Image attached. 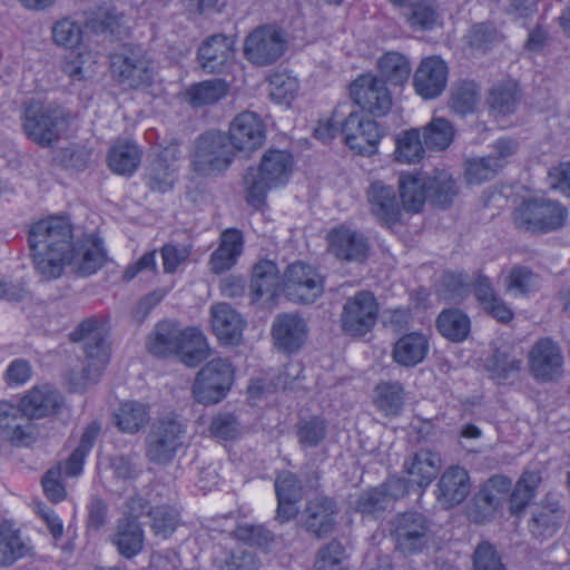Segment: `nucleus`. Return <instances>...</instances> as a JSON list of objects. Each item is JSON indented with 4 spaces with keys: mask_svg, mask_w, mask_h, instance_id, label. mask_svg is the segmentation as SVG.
I'll return each instance as SVG.
<instances>
[{
    "mask_svg": "<svg viewBox=\"0 0 570 570\" xmlns=\"http://www.w3.org/2000/svg\"><path fill=\"white\" fill-rule=\"evenodd\" d=\"M70 222L53 216L35 223L29 230V247L36 272L46 281L61 276L71 248Z\"/></svg>",
    "mask_w": 570,
    "mask_h": 570,
    "instance_id": "f257e3e1",
    "label": "nucleus"
},
{
    "mask_svg": "<svg viewBox=\"0 0 570 570\" xmlns=\"http://www.w3.org/2000/svg\"><path fill=\"white\" fill-rule=\"evenodd\" d=\"M147 350L155 356L178 354L188 366L198 365L209 355L207 340L200 330L181 328L171 321L156 324L147 338Z\"/></svg>",
    "mask_w": 570,
    "mask_h": 570,
    "instance_id": "f03ea898",
    "label": "nucleus"
},
{
    "mask_svg": "<svg viewBox=\"0 0 570 570\" xmlns=\"http://www.w3.org/2000/svg\"><path fill=\"white\" fill-rule=\"evenodd\" d=\"M292 170L293 157L288 151L279 149L265 151L259 166L249 167L243 177L248 205L255 209L262 208L267 193L286 185Z\"/></svg>",
    "mask_w": 570,
    "mask_h": 570,
    "instance_id": "7ed1b4c3",
    "label": "nucleus"
},
{
    "mask_svg": "<svg viewBox=\"0 0 570 570\" xmlns=\"http://www.w3.org/2000/svg\"><path fill=\"white\" fill-rule=\"evenodd\" d=\"M23 134L42 148L58 141L68 126V112L53 104L31 100L23 105L20 116Z\"/></svg>",
    "mask_w": 570,
    "mask_h": 570,
    "instance_id": "20e7f679",
    "label": "nucleus"
},
{
    "mask_svg": "<svg viewBox=\"0 0 570 570\" xmlns=\"http://www.w3.org/2000/svg\"><path fill=\"white\" fill-rule=\"evenodd\" d=\"M235 154L225 132L207 131L195 140L191 168L200 176H218L229 168Z\"/></svg>",
    "mask_w": 570,
    "mask_h": 570,
    "instance_id": "39448f33",
    "label": "nucleus"
},
{
    "mask_svg": "<svg viewBox=\"0 0 570 570\" xmlns=\"http://www.w3.org/2000/svg\"><path fill=\"white\" fill-rule=\"evenodd\" d=\"M390 535L396 551L404 556L421 553L432 539V522L421 512L406 511L390 521Z\"/></svg>",
    "mask_w": 570,
    "mask_h": 570,
    "instance_id": "423d86ee",
    "label": "nucleus"
},
{
    "mask_svg": "<svg viewBox=\"0 0 570 570\" xmlns=\"http://www.w3.org/2000/svg\"><path fill=\"white\" fill-rule=\"evenodd\" d=\"M186 426L175 417H164L153 423L146 438V458L158 465L169 464L185 446Z\"/></svg>",
    "mask_w": 570,
    "mask_h": 570,
    "instance_id": "0eeeda50",
    "label": "nucleus"
},
{
    "mask_svg": "<svg viewBox=\"0 0 570 570\" xmlns=\"http://www.w3.org/2000/svg\"><path fill=\"white\" fill-rule=\"evenodd\" d=\"M568 216L567 208L548 198L523 202L513 214L514 224L524 230L548 233L561 228Z\"/></svg>",
    "mask_w": 570,
    "mask_h": 570,
    "instance_id": "6e6552de",
    "label": "nucleus"
},
{
    "mask_svg": "<svg viewBox=\"0 0 570 570\" xmlns=\"http://www.w3.org/2000/svg\"><path fill=\"white\" fill-rule=\"evenodd\" d=\"M71 338L73 341H82L85 344V384L97 382L109 362V347L106 343L102 324L96 318H87L79 324L71 334Z\"/></svg>",
    "mask_w": 570,
    "mask_h": 570,
    "instance_id": "1a4fd4ad",
    "label": "nucleus"
},
{
    "mask_svg": "<svg viewBox=\"0 0 570 570\" xmlns=\"http://www.w3.org/2000/svg\"><path fill=\"white\" fill-rule=\"evenodd\" d=\"M110 70L120 83L130 88L149 86L155 73L146 50L128 45L111 55Z\"/></svg>",
    "mask_w": 570,
    "mask_h": 570,
    "instance_id": "9d476101",
    "label": "nucleus"
},
{
    "mask_svg": "<svg viewBox=\"0 0 570 570\" xmlns=\"http://www.w3.org/2000/svg\"><path fill=\"white\" fill-rule=\"evenodd\" d=\"M235 370L227 358H213L198 372L193 394L197 402L215 404L220 402L229 391Z\"/></svg>",
    "mask_w": 570,
    "mask_h": 570,
    "instance_id": "9b49d317",
    "label": "nucleus"
},
{
    "mask_svg": "<svg viewBox=\"0 0 570 570\" xmlns=\"http://www.w3.org/2000/svg\"><path fill=\"white\" fill-rule=\"evenodd\" d=\"M379 315V303L368 291H361L348 297L341 313L342 331L350 336L361 337L375 325Z\"/></svg>",
    "mask_w": 570,
    "mask_h": 570,
    "instance_id": "f8f14e48",
    "label": "nucleus"
},
{
    "mask_svg": "<svg viewBox=\"0 0 570 570\" xmlns=\"http://www.w3.org/2000/svg\"><path fill=\"white\" fill-rule=\"evenodd\" d=\"M323 276L308 264L296 262L284 272V292L291 301L313 303L323 294Z\"/></svg>",
    "mask_w": 570,
    "mask_h": 570,
    "instance_id": "ddd939ff",
    "label": "nucleus"
},
{
    "mask_svg": "<svg viewBox=\"0 0 570 570\" xmlns=\"http://www.w3.org/2000/svg\"><path fill=\"white\" fill-rule=\"evenodd\" d=\"M563 365L562 350L551 338L538 340L528 353L529 372L539 382L558 380L563 373Z\"/></svg>",
    "mask_w": 570,
    "mask_h": 570,
    "instance_id": "4468645a",
    "label": "nucleus"
},
{
    "mask_svg": "<svg viewBox=\"0 0 570 570\" xmlns=\"http://www.w3.org/2000/svg\"><path fill=\"white\" fill-rule=\"evenodd\" d=\"M341 131L347 147L364 156L373 155L382 138L379 124L360 112H350L342 124Z\"/></svg>",
    "mask_w": 570,
    "mask_h": 570,
    "instance_id": "2eb2a0df",
    "label": "nucleus"
},
{
    "mask_svg": "<svg viewBox=\"0 0 570 570\" xmlns=\"http://www.w3.org/2000/svg\"><path fill=\"white\" fill-rule=\"evenodd\" d=\"M285 50V39L279 30L265 26L250 32L244 43L246 58L257 66L275 62Z\"/></svg>",
    "mask_w": 570,
    "mask_h": 570,
    "instance_id": "dca6fc26",
    "label": "nucleus"
},
{
    "mask_svg": "<svg viewBox=\"0 0 570 570\" xmlns=\"http://www.w3.org/2000/svg\"><path fill=\"white\" fill-rule=\"evenodd\" d=\"M351 97L357 106L374 116H384L392 107L385 81L372 75H362L352 82Z\"/></svg>",
    "mask_w": 570,
    "mask_h": 570,
    "instance_id": "f3484780",
    "label": "nucleus"
},
{
    "mask_svg": "<svg viewBox=\"0 0 570 570\" xmlns=\"http://www.w3.org/2000/svg\"><path fill=\"white\" fill-rule=\"evenodd\" d=\"M227 137L235 153L249 155L261 148L265 141L264 122L255 112H242L230 122Z\"/></svg>",
    "mask_w": 570,
    "mask_h": 570,
    "instance_id": "a211bd4d",
    "label": "nucleus"
},
{
    "mask_svg": "<svg viewBox=\"0 0 570 570\" xmlns=\"http://www.w3.org/2000/svg\"><path fill=\"white\" fill-rule=\"evenodd\" d=\"M471 491L469 472L460 465H450L441 474L435 489V499L444 509L461 504Z\"/></svg>",
    "mask_w": 570,
    "mask_h": 570,
    "instance_id": "6ab92c4d",
    "label": "nucleus"
},
{
    "mask_svg": "<svg viewBox=\"0 0 570 570\" xmlns=\"http://www.w3.org/2000/svg\"><path fill=\"white\" fill-rule=\"evenodd\" d=\"M448 81V67L439 57H428L419 65L413 86L416 94L423 99H434L445 89Z\"/></svg>",
    "mask_w": 570,
    "mask_h": 570,
    "instance_id": "aec40b11",
    "label": "nucleus"
},
{
    "mask_svg": "<svg viewBox=\"0 0 570 570\" xmlns=\"http://www.w3.org/2000/svg\"><path fill=\"white\" fill-rule=\"evenodd\" d=\"M328 252L346 262H363L367 257V239L346 226L332 229L327 235Z\"/></svg>",
    "mask_w": 570,
    "mask_h": 570,
    "instance_id": "412c9836",
    "label": "nucleus"
},
{
    "mask_svg": "<svg viewBox=\"0 0 570 570\" xmlns=\"http://www.w3.org/2000/svg\"><path fill=\"white\" fill-rule=\"evenodd\" d=\"M106 262L102 240L94 235H86L70 248L67 264L72 265L83 276L96 273Z\"/></svg>",
    "mask_w": 570,
    "mask_h": 570,
    "instance_id": "4be33fe9",
    "label": "nucleus"
},
{
    "mask_svg": "<svg viewBox=\"0 0 570 570\" xmlns=\"http://www.w3.org/2000/svg\"><path fill=\"white\" fill-rule=\"evenodd\" d=\"M180 150L177 146L164 148L150 163L146 173L147 185L156 191L165 193L174 185L178 169Z\"/></svg>",
    "mask_w": 570,
    "mask_h": 570,
    "instance_id": "5701e85b",
    "label": "nucleus"
},
{
    "mask_svg": "<svg viewBox=\"0 0 570 570\" xmlns=\"http://www.w3.org/2000/svg\"><path fill=\"white\" fill-rule=\"evenodd\" d=\"M306 333L305 321L293 313L279 314L272 326L275 345L287 353H293L302 347Z\"/></svg>",
    "mask_w": 570,
    "mask_h": 570,
    "instance_id": "b1692460",
    "label": "nucleus"
},
{
    "mask_svg": "<svg viewBox=\"0 0 570 570\" xmlns=\"http://www.w3.org/2000/svg\"><path fill=\"white\" fill-rule=\"evenodd\" d=\"M210 323L222 343L235 345L240 341L245 323L230 305L226 303L213 305L210 308Z\"/></svg>",
    "mask_w": 570,
    "mask_h": 570,
    "instance_id": "393cba45",
    "label": "nucleus"
},
{
    "mask_svg": "<svg viewBox=\"0 0 570 570\" xmlns=\"http://www.w3.org/2000/svg\"><path fill=\"white\" fill-rule=\"evenodd\" d=\"M60 404L61 395L48 384L35 386L20 401L23 415L30 420L55 414Z\"/></svg>",
    "mask_w": 570,
    "mask_h": 570,
    "instance_id": "a878e982",
    "label": "nucleus"
},
{
    "mask_svg": "<svg viewBox=\"0 0 570 570\" xmlns=\"http://www.w3.org/2000/svg\"><path fill=\"white\" fill-rule=\"evenodd\" d=\"M243 247L244 238L238 229L224 230L218 247L210 255L209 269L217 275L230 269L242 255Z\"/></svg>",
    "mask_w": 570,
    "mask_h": 570,
    "instance_id": "bb28decb",
    "label": "nucleus"
},
{
    "mask_svg": "<svg viewBox=\"0 0 570 570\" xmlns=\"http://www.w3.org/2000/svg\"><path fill=\"white\" fill-rule=\"evenodd\" d=\"M109 540L121 557L131 559L142 551L145 534L137 520L124 518L118 520Z\"/></svg>",
    "mask_w": 570,
    "mask_h": 570,
    "instance_id": "cd10ccee",
    "label": "nucleus"
},
{
    "mask_svg": "<svg viewBox=\"0 0 570 570\" xmlns=\"http://www.w3.org/2000/svg\"><path fill=\"white\" fill-rule=\"evenodd\" d=\"M442 466V460L439 453L430 450H421L414 453L403 464L404 471L409 475V482L425 489L436 478Z\"/></svg>",
    "mask_w": 570,
    "mask_h": 570,
    "instance_id": "c85d7f7f",
    "label": "nucleus"
},
{
    "mask_svg": "<svg viewBox=\"0 0 570 570\" xmlns=\"http://www.w3.org/2000/svg\"><path fill=\"white\" fill-rule=\"evenodd\" d=\"M336 505L333 500L317 497L307 502L304 525L317 538L331 533L335 525Z\"/></svg>",
    "mask_w": 570,
    "mask_h": 570,
    "instance_id": "c756f323",
    "label": "nucleus"
},
{
    "mask_svg": "<svg viewBox=\"0 0 570 570\" xmlns=\"http://www.w3.org/2000/svg\"><path fill=\"white\" fill-rule=\"evenodd\" d=\"M371 213L382 223L394 224L401 215L400 205L391 186L374 181L367 190Z\"/></svg>",
    "mask_w": 570,
    "mask_h": 570,
    "instance_id": "7c9ffc66",
    "label": "nucleus"
},
{
    "mask_svg": "<svg viewBox=\"0 0 570 570\" xmlns=\"http://www.w3.org/2000/svg\"><path fill=\"white\" fill-rule=\"evenodd\" d=\"M198 58L205 71L219 72L234 58L233 41L223 35L212 36L199 47Z\"/></svg>",
    "mask_w": 570,
    "mask_h": 570,
    "instance_id": "2f4dec72",
    "label": "nucleus"
},
{
    "mask_svg": "<svg viewBox=\"0 0 570 570\" xmlns=\"http://www.w3.org/2000/svg\"><path fill=\"white\" fill-rule=\"evenodd\" d=\"M141 160L138 145L129 139H119L111 145L107 155L110 170L117 175L131 176Z\"/></svg>",
    "mask_w": 570,
    "mask_h": 570,
    "instance_id": "473e14b6",
    "label": "nucleus"
},
{
    "mask_svg": "<svg viewBox=\"0 0 570 570\" xmlns=\"http://www.w3.org/2000/svg\"><path fill=\"white\" fill-rule=\"evenodd\" d=\"M279 289V277L276 265L271 261H262L254 266L250 293L254 301L273 302Z\"/></svg>",
    "mask_w": 570,
    "mask_h": 570,
    "instance_id": "72a5a7b5",
    "label": "nucleus"
},
{
    "mask_svg": "<svg viewBox=\"0 0 570 570\" xmlns=\"http://www.w3.org/2000/svg\"><path fill=\"white\" fill-rule=\"evenodd\" d=\"M429 352V340L424 334L410 333L401 336L393 347V360L406 367H412L425 358Z\"/></svg>",
    "mask_w": 570,
    "mask_h": 570,
    "instance_id": "f704fd0d",
    "label": "nucleus"
},
{
    "mask_svg": "<svg viewBox=\"0 0 570 570\" xmlns=\"http://www.w3.org/2000/svg\"><path fill=\"white\" fill-rule=\"evenodd\" d=\"M484 367L491 379L502 383L519 374L522 368V360L512 348H497L485 360Z\"/></svg>",
    "mask_w": 570,
    "mask_h": 570,
    "instance_id": "c9c22d12",
    "label": "nucleus"
},
{
    "mask_svg": "<svg viewBox=\"0 0 570 570\" xmlns=\"http://www.w3.org/2000/svg\"><path fill=\"white\" fill-rule=\"evenodd\" d=\"M399 188L403 208L410 213H419L426 199L425 175L402 174Z\"/></svg>",
    "mask_w": 570,
    "mask_h": 570,
    "instance_id": "e433bc0d",
    "label": "nucleus"
},
{
    "mask_svg": "<svg viewBox=\"0 0 570 570\" xmlns=\"http://www.w3.org/2000/svg\"><path fill=\"white\" fill-rule=\"evenodd\" d=\"M228 85L222 79H212L195 83L183 92V99L194 108L212 105L223 99Z\"/></svg>",
    "mask_w": 570,
    "mask_h": 570,
    "instance_id": "4c0bfd02",
    "label": "nucleus"
},
{
    "mask_svg": "<svg viewBox=\"0 0 570 570\" xmlns=\"http://www.w3.org/2000/svg\"><path fill=\"white\" fill-rule=\"evenodd\" d=\"M149 421L148 407L136 401H127L114 413L116 426L124 433L135 434Z\"/></svg>",
    "mask_w": 570,
    "mask_h": 570,
    "instance_id": "58836bf2",
    "label": "nucleus"
},
{
    "mask_svg": "<svg viewBox=\"0 0 570 570\" xmlns=\"http://www.w3.org/2000/svg\"><path fill=\"white\" fill-rule=\"evenodd\" d=\"M426 199L440 207L449 206L459 193L456 181L445 170H436L433 176H425Z\"/></svg>",
    "mask_w": 570,
    "mask_h": 570,
    "instance_id": "ea45409f",
    "label": "nucleus"
},
{
    "mask_svg": "<svg viewBox=\"0 0 570 570\" xmlns=\"http://www.w3.org/2000/svg\"><path fill=\"white\" fill-rule=\"evenodd\" d=\"M562 512L557 502H548L535 509L530 522L531 533L541 539L552 537L560 527Z\"/></svg>",
    "mask_w": 570,
    "mask_h": 570,
    "instance_id": "a19ab883",
    "label": "nucleus"
},
{
    "mask_svg": "<svg viewBox=\"0 0 570 570\" xmlns=\"http://www.w3.org/2000/svg\"><path fill=\"white\" fill-rule=\"evenodd\" d=\"M96 56L89 50L69 52L60 62L61 71L71 81H83L96 72Z\"/></svg>",
    "mask_w": 570,
    "mask_h": 570,
    "instance_id": "79ce46f5",
    "label": "nucleus"
},
{
    "mask_svg": "<svg viewBox=\"0 0 570 570\" xmlns=\"http://www.w3.org/2000/svg\"><path fill=\"white\" fill-rule=\"evenodd\" d=\"M505 291L514 297H525L538 291L540 282L529 267L513 266L504 277Z\"/></svg>",
    "mask_w": 570,
    "mask_h": 570,
    "instance_id": "37998d69",
    "label": "nucleus"
},
{
    "mask_svg": "<svg viewBox=\"0 0 570 570\" xmlns=\"http://www.w3.org/2000/svg\"><path fill=\"white\" fill-rule=\"evenodd\" d=\"M29 551V546L22 540L17 530L0 524V566H11L17 560L26 557Z\"/></svg>",
    "mask_w": 570,
    "mask_h": 570,
    "instance_id": "c03bdc74",
    "label": "nucleus"
},
{
    "mask_svg": "<svg viewBox=\"0 0 570 570\" xmlns=\"http://www.w3.org/2000/svg\"><path fill=\"white\" fill-rule=\"evenodd\" d=\"M436 324L442 336L452 342H462L470 333V320L459 309L443 311Z\"/></svg>",
    "mask_w": 570,
    "mask_h": 570,
    "instance_id": "a18cd8bd",
    "label": "nucleus"
},
{
    "mask_svg": "<svg viewBox=\"0 0 570 570\" xmlns=\"http://www.w3.org/2000/svg\"><path fill=\"white\" fill-rule=\"evenodd\" d=\"M540 481L539 472L525 471L522 473L510 494V512L512 514L520 513L534 498Z\"/></svg>",
    "mask_w": 570,
    "mask_h": 570,
    "instance_id": "49530a36",
    "label": "nucleus"
},
{
    "mask_svg": "<svg viewBox=\"0 0 570 570\" xmlns=\"http://www.w3.org/2000/svg\"><path fill=\"white\" fill-rule=\"evenodd\" d=\"M327 435V423L320 416L301 420L296 425V436L301 449L308 450L321 445Z\"/></svg>",
    "mask_w": 570,
    "mask_h": 570,
    "instance_id": "de8ad7c7",
    "label": "nucleus"
},
{
    "mask_svg": "<svg viewBox=\"0 0 570 570\" xmlns=\"http://www.w3.org/2000/svg\"><path fill=\"white\" fill-rule=\"evenodd\" d=\"M381 75L392 85H403L410 77L409 60L399 52H387L377 62Z\"/></svg>",
    "mask_w": 570,
    "mask_h": 570,
    "instance_id": "09e8293b",
    "label": "nucleus"
},
{
    "mask_svg": "<svg viewBox=\"0 0 570 570\" xmlns=\"http://www.w3.org/2000/svg\"><path fill=\"white\" fill-rule=\"evenodd\" d=\"M155 535L163 539L170 537L179 525V512L170 505H157L147 511Z\"/></svg>",
    "mask_w": 570,
    "mask_h": 570,
    "instance_id": "8fccbe9b",
    "label": "nucleus"
},
{
    "mask_svg": "<svg viewBox=\"0 0 570 570\" xmlns=\"http://www.w3.org/2000/svg\"><path fill=\"white\" fill-rule=\"evenodd\" d=\"M453 138L454 128L445 118L434 117L424 127L423 139L428 148L444 150L451 145Z\"/></svg>",
    "mask_w": 570,
    "mask_h": 570,
    "instance_id": "3c124183",
    "label": "nucleus"
},
{
    "mask_svg": "<svg viewBox=\"0 0 570 570\" xmlns=\"http://www.w3.org/2000/svg\"><path fill=\"white\" fill-rule=\"evenodd\" d=\"M375 405L386 415H396L404 405V391L399 383H381L375 387Z\"/></svg>",
    "mask_w": 570,
    "mask_h": 570,
    "instance_id": "603ef678",
    "label": "nucleus"
},
{
    "mask_svg": "<svg viewBox=\"0 0 570 570\" xmlns=\"http://www.w3.org/2000/svg\"><path fill=\"white\" fill-rule=\"evenodd\" d=\"M424 156V148L417 129L404 131L396 139V160L404 164L420 161Z\"/></svg>",
    "mask_w": 570,
    "mask_h": 570,
    "instance_id": "864d4df0",
    "label": "nucleus"
},
{
    "mask_svg": "<svg viewBox=\"0 0 570 570\" xmlns=\"http://www.w3.org/2000/svg\"><path fill=\"white\" fill-rule=\"evenodd\" d=\"M500 170V163L492 158L476 157L465 161L464 178L469 185H480L492 179Z\"/></svg>",
    "mask_w": 570,
    "mask_h": 570,
    "instance_id": "5fc2aeb1",
    "label": "nucleus"
},
{
    "mask_svg": "<svg viewBox=\"0 0 570 570\" xmlns=\"http://www.w3.org/2000/svg\"><path fill=\"white\" fill-rule=\"evenodd\" d=\"M511 485L512 482L509 478L493 475L481 487L478 495L482 502H488L498 510L510 493Z\"/></svg>",
    "mask_w": 570,
    "mask_h": 570,
    "instance_id": "6e6d98bb",
    "label": "nucleus"
},
{
    "mask_svg": "<svg viewBox=\"0 0 570 570\" xmlns=\"http://www.w3.org/2000/svg\"><path fill=\"white\" fill-rule=\"evenodd\" d=\"M518 89L514 83L500 85L490 92L489 105L493 111L505 116L515 110Z\"/></svg>",
    "mask_w": 570,
    "mask_h": 570,
    "instance_id": "4d7b16f0",
    "label": "nucleus"
},
{
    "mask_svg": "<svg viewBox=\"0 0 570 570\" xmlns=\"http://www.w3.org/2000/svg\"><path fill=\"white\" fill-rule=\"evenodd\" d=\"M258 566L256 556L240 548L223 552L218 560V570H257Z\"/></svg>",
    "mask_w": 570,
    "mask_h": 570,
    "instance_id": "13d9d810",
    "label": "nucleus"
},
{
    "mask_svg": "<svg viewBox=\"0 0 570 570\" xmlns=\"http://www.w3.org/2000/svg\"><path fill=\"white\" fill-rule=\"evenodd\" d=\"M298 80L286 73H274L269 78V96L278 104H288L298 91Z\"/></svg>",
    "mask_w": 570,
    "mask_h": 570,
    "instance_id": "bf43d9fd",
    "label": "nucleus"
},
{
    "mask_svg": "<svg viewBox=\"0 0 570 570\" xmlns=\"http://www.w3.org/2000/svg\"><path fill=\"white\" fill-rule=\"evenodd\" d=\"M82 30L78 22L68 18L61 19L52 28V39L56 45L72 48L80 43Z\"/></svg>",
    "mask_w": 570,
    "mask_h": 570,
    "instance_id": "052dcab7",
    "label": "nucleus"
},
{
    "mask_svg": "<svg viewBox=\"0 0 570 570\" xmlns=\"http://www.w3.org/2000/svg\"><path fill=\"white\" fill-rule=\"evenodd\" d=\"M389 500L384 497V491L379 488L371 489L362 493L356 503V510L373 518H377L382 512L391 508Z\"/></svg>",
    "mask_w": 570,
    "mask_h": 570,
    "instance_id": "680f3d73",
    "label": "nucleus"
},
{
    "mask_svg": "<svg viewBox=\"0 0 570 570\" xmlns=\"http://www.w3.org/2000/svg\"><path fill=\"white\" fill-rule=\"evenodd\" d=\"M474 570H505L495 548L483 541L476 546L473 553Z\"/></svg>",
    "mask_w": 570,
    "mask_h": 570,
    "instance_id": "e2e57ef3",
    "label": "nucleus"
},
{
    "mask_svg": "<svg viewBox=\"0 0 570 570\" xmlns=\"http://www.w3.org/2000/svg\"><path fill=\"white\" fill-rule=\"evenodd\" d=\"M344 549L338 541H331L318 551L315 570H343Z\"/></svg>",
    "mask_w": 570,
    "mask_h": 570,
    "instance_id": "0e129e2a",
    "label": "nucleus"
},
{
    "mask_svg": "<svg viewBox=\"0 0 570 570\" xmlns=\"http://www.w3.org/2000/svg\"><path fill=\"white\" fill-rule=\"evenodd\" d=\"M478 101L479 96L473 83H462L452 92V108L459 114L472 112Z\"/></svg>",
    "mask_w": 570,
    "mask_h": 570,
    "instance_id": "69168bd1",
    "label": "nucleus"
},
{
    "mask_svg": "<svg viewBox=\"0 0 570 570\" xmlns=\"http://www.w3.org/2000/svg\"><path fill=\"white\" fill-rule=\"evenodd\" d=\"M209 430L215 438L222 440H233L240 431L236 417L229 413H220L213 417Z\"/></svg>",
    "mask_w": 570,
    "mask_h": 570,
    "instance_id": "338daca9",
    "label": "nucleus"
},
{
    "mask_svg": "<svg viewBox=\"0 0 570 570\" xmlns=\"http://www.w3.org/2000/svg\"><path fill=\"white\" fill-rule=\"evenodd\" d=\"M465 38L471 47L487 50L497 40L498 33L492 24L478 23L470 28Z\"/></svg>",
    "mask_w": 570,
    "mask_h": 570,
    "instance_id": "774afa93",
    "label": "nucleus"
}]
</instances>
